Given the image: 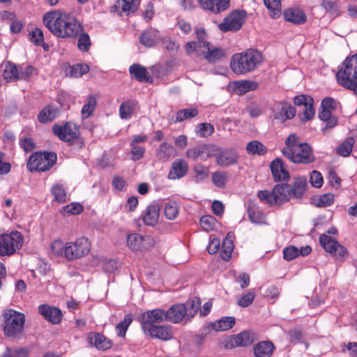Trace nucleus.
<instances>
[{
  "mask_svg": "<svg viewBox=\"0 0 357 357\" xmlns=\"http://www.w3.org/2000/svg\"><path fill=\"white\" fill-rule=\"evenodd\" d=\"M43 20L47 29L54 36L61 38H74L82 29L75 17L59 10L45 13Z\"/></svg>",
  "mask_w": 357,
  "mask_h": 357,
  "instance_id": "obj_1",
  "label": "nucleus"
},
{
  "mask_svg": "<svg viewBox=\"0 0 357 357\" xmlns=\"http://www.w3.org/2000/svg\"><path fill=\"white\" fill-rule=\"evenodd\" d=\"M53 255L73 261L86 256L90 251V242L86 237H79L74 242H63L61 239L54 240L51 245Z\"/></svg>",
  "mask_w": 357,
  "mask_h": 357,
  "instance_id": "obj_2",
  "label": "nucleus"
},
{
  "mask_svg": "<svg viewBox=\"0 0 357 357\" xmlns=\"http://www.w3.org/2000/svg\"><path fill=\"white\" fill-rule=\"evenodd\" d=\"M262 54L255 49L235 53L230 61V68L236 75H245L254 71L263 62Z\"/></svg>",
  "mask_w": 357,
  "mask_h": 357,
  "instance_id": "obj_3",
  "label": "nucleus"
},
{
  "mask_svg": "<svg viewBox=\"0 0 357 357\" xmlns=\"http://www.w3.org/2000/svg\"><path fill=\"white\" fill-rule=\"evenodd\" d=\"M283 155L294 163L307 164L314 160L312 148L299 141L296 134H291L285 141Z\"/></svg>",
  "mask_w": 357,
  "mask_h": 357,
  "instance_id": "obj_4",
  "label": "nucleus"
},
{
  "mask_svg": "<svg viewBox=\"0 0 357 357\" xmlns=\"http://www.w3.org/2000/svg\"><path fill=\"white\" fill-rule=\"evenodd\" d=\"M337 83L357 94V54L347 57L336 73Z\"/></svg>",
  "mask_w": 357,
  "mask_h": 357,
  "instance_id": "obj_5",
  "label": "nucleus"
},
{
  "mask_svg": "<svg viewBox=\"0 0 357 357\" xmlns=\"http://www.w3.org/2000/svg\"><path fill=\"white\" fill-rule=\"evenodd\" d=\"M290 197V185L287 183L276 185L271 192L261 190L258 192L259 199L271 206L280 205L287 202Z\"/></svg>",
  "mask_w": 357,
  "mask_h": 357,
  "instance_id": "obj_6",
  "label": "nucleus"
},
{
  "mask_svg": "<svg viewBox=\"0 0 357 357\" xmlns=\"http://www.w3.org/2000/svg\"><path fill=\"white\" fill-rule=\"evenodd\" d=\"M24 240V236L18 231L0 234V256L13 255L22 248Z\"/></svg>",
  "mask_w": 357,
  "mask_h": 357,
  "instance_id": "obj_7",
  "label": "nucleus"
},
{
  "mask_svg": "<svg viewBox=\"0 0 357 357\" xmlns=\"http://www.w3.org/2000/svg\"><path fill=\"white\" fill-rule=\"evenodd\" d=\"M56 160L57 155L54 152H36L30 155L26 167L31 172H45L49 170Z\"/></svg>",
  "mask_w": 357,
  "mask_h": 357,
  "instance_id": "obj_8",
  "label": "nucleus"
},
{
  "mask_svg": "<svg viewBox=\"0 0 357 357\" xmlns=\"http://www.w3.org/2000/svg\"><path fill=\"white\" fill-rule=\"evenodd\" d=\"M4 319L3 333L6 336L15 337L22 332L25 322L24 314L9 310L5 312Z\"/></svg>",
  "mask_w": 357,
  "mask_h": 357,
  "instance_id": "obj_9",
  "label": "nucleus"
},
{
  "mask_svg": "<svg viewBox=\"0 0 357 357\" xmlns=\"http://www.w3.org/2000/svg\"><path fill=\"white\" fill-rule=\"evenodd\" d=\"M319 243L324 250L335 257L336 259L343 261L349 255L347 249L328 234H321L319 236Z\"/></svg>",
  "mask_w": 357,
  "mask_h": 357,
  "instance_id": "obj_10",
  "label": "nucleus"
},
{
  "mask_svg": "<svg viewBox=\"0 0 357 357\" xmlns=\"http://www.w3.org/2000/svg\"><path fill=\"white\" fill-rule=\"evenodd\" d=\"M52 132L60 140L68 144L76 142L79 137V127L72 122L55 124L52 127Z\"/></svg>",
  "mask_w": 357,
  "mask_h": 357,
  "instance_id": "obj_11",
  "label": "nucleus"
},
{
  "mask_svg": "<svg viewBox=\"0 0 357 357\" xmlns=\"http://www.w3.org/2000/svg\"><path fill=\"white\" fill-rule=\"evenodd\" d=\"M165 310L157 308L151 310H147L139 317V321L141 324L143 331L157 326V324L166 321Z\"/></svg>",
  "mask_w": 357,
  "mask_h": 357,
  "instance_id": "obj_12",
  "label": "nucleus"
},
{
  "mask_svg": "<svg viewBox=\"0 0 357 357\" xmlns=\"http://www.w3.org/2000/svg\"><path fill=\"white\" fill-rule=\"evenodd\" d=\"M246 13L243 10H236L227 16L219 24V29L224 31H236L244 24Z\"/></svg>",
  "mask_w": 357,
  "mask_h": 357,
  "instance_id": "obj_13",
  "label": "nucleus"
},
{
  "mask_svg": "<svg viewBox=\"0 0 357 357\" xmlns=\"http://www.w3.org/2000/svg\"><path fill=\"white\" fill-rule=\"evenodd\" d=\"M155 244L153 238L151 236H142L132 233L127 236V245L133 251H142L149 250Z\"/></svg>",
  "mask_w": 357,
  "mask_h": 357,
  "instance_id": "obj_14",
  "label": "nucleus"
},
{
  "mask_svg": "<svg viewBox=\"0 0 357 357\" xmlns=\"http://www.w3.org/2000/svg\"><path fill=\"white\" fill-rule=\"evenodd\" d=\"M273 116L275 119L284 122L292 119L296 114L294 107L287 102H276L272 108Z\"/></svg>",
  "mask_w": 357,
  "mask_h": 357,
  "instance_id": "obj_15",
  "label": "nucleus"
},
{
  "mask_svg": "<svg viewBox=\"0 0 357 357\" xmlns=\"http://www.w3.org/2000/svg\"><path fill=\"white\" fill-rule=\"evenodd\" d=\"M38 312L43 317L53 324H58L62 319L61 311L47 304H42L38 306Z\"/></svg>",
  "mask_w": 357,
  "mask_h": 357,
  "instance_id": "obj_16",
  "label": "nucleus"
},
{
  "mask_svg": "<svg viewBox=\"0 0 357 357\" xmlns=\"http://www.w3.org/2000/svg\"><path fill=\"white\" fill-rule=\"evenodd\" d=\"M165 315L167 321L178 324L185 317L188 319V307L181 303L175 304L165 311Z\"/></svg>",
  "mask_w": 357,
  "mask_h": 357,
  "instance_id": "obj_17",
  "label": "nucleus"
},
{
  "mask_svg": "<svg viewBox=\"0 0 357 357\" xmlns=\"http://www.w3.org/2000/svg\"><path fill=\"white\" fill-rule=\"evenodd\" d=\"M160 217V207L156 203H151L148 205L145 210L142 213L139 218L144 223L149 226L155 225Z\"/></svg>",
  "mask_w": 357,
  "mask_h": 357,
  "instance_id": "obj_18",
  "label": "nucleus"
},
{
  "mask_svg": "<svg viewBox=\"0 0 357 357\" xmlns=\"http://www.w3.org/2000/svg\"><path fill=\"white\" fill-rule=\"evenodd\" d=\"M144 333L152 338L159 339L162 340H169L173 337V332L172 328L167 326L157 325L151 328H148Z\"/></svg>",
  "mask_w": 357,
  "mask_h": 357,
  "instance_id": "obj_19",
  "label": "nucleus"
},
{
  "mask_svg": "<svg viewBox=\"0 0 357 357\" xmlns=\"http://www.w3.org/2000/svg\"><path fill=\"white\" fill-rule=\"evenodd\" d=\"M200 6L205 10L218 14L229 8V0H198Z\"/></svg>",
  "mask_w": 357,
  "mask_h": 357,
  "instance_id": "obj_20",
  "label": "nucleus"
},
{
  "mask_svg": "<svg viewBox=\"0 0 357 357\" xmlns=\"http://www.w3.org/2000/svg\"><path fill=\"white\" fill-rule=\"evenodd\" d=\"M212 147L206 144H202L188 149L186 151V157L192 159H200L203 161L206 160L212 155Z\"/></svg>",
  "mask_w": 357,
  "mask_h": 357,
  "instance_id": "obj_21",
  "label": "nucleus"
},
{
  "mask_svg": "<svg viewBox=\"0 0 357 357\" xmlns=\"http://www.w3.org/2000/svg\"><path fill=\"white\" fill-rule=\"evenodd\" d=\"M188 170V165L183 159H176L172 163L168 174L170 180L180 179L184 177Z\"/></svg>",
  "mask_w": 357,
  "mask_h": 357,
  "instance_id": "obj_22",
  "label": "nucleus"
},
{
  "mask_svg": "<svg viewBox=\"0 0 357 357\" xmlns=\"http://www.w3.org/2000/svg\"><path fill=\"white\" fill-rule=\"evenodd\" d=\"M87 341L89 344L95 347L98 350H107L112 347L111 341L105 335L98 333H89Z\"/></svg>",
  "mask_w": 357,
  "mask_h": 357,
  "instance_id": "obj_23",
  "label": "nucleus"
},
{
  "mask_svg": "<svg viewBox=\"0 0 357 357\" xmlns=\"http://www.w3.org/2000/svg\"><path fill=\"white\" fill-rule=\"evenodd\" d=\"M160 39V32L153 28L144 31L139 36L140 43L146 47H153Z\"/></svg>",
  "mask_w": 357,
  "mask_h": 357,
  "instance_id": "obj_24",
  "label": "nucleus"
},
{
  "mask_svg": "<svg viewBox=\"0 0 357 357\" xmlns=\"http://www.w3.org/2000/svg\"><path fill=\"white\" fill-rule=\"evenodd\" d=\"M208 62L215 63L221 60L225 56V52L220 47H210L206 42L204 43L202 55Z\"/></svg>",
  "mask_w": 357,
  "mask_h": 357,
  "instance_id": "obj_25",
  "label": "nucleus"
},
{
  "mask_svg": "<svg viewBox=\"0 0 357 357\" xmlns=\"http://www.w3.org/2000/svg\"><path fill=\"white\" fill-rule=\"evenodd\" d=\"M235 324V319L233 317H225L222 319L209 323L205 326V330L210 332L211 331H224L231 328Z\"/></svg>",
  "mask_w": 357,
  "mask_h": 357,
  "instance_id": "obj_26",
  "label": "nucleus"
},
{
  "mask_svg": "<svg viewBox=\"0 0 357 357\" xmlns=\"http://www.w3.org/2000/svg\"><path fill=\"white\" fill-rule=\"evenodd\" d=\"M238 153L233 149H225L220 151L216 157L217 163L221 166L234 165L237 162Z\"/></svg>",
  "mask_w": 357,
  "mask_h": 357,
  "instance_id": "obj_27",
  "label": "nucleus"
},
{
  "mask_svg": "<svg viewBox=\"0 0 357 357\" xmlns=\"http://www.w3.org/2000/svg\"><path fill=\"white\" fill-rule=\"evenodd\" d=\"M312 251V248L309 245L301 247L300 249L291 245L283 250V257L287 261H291L299 256H307Z\"/></svg>",
  "mask_w": 357,
  "mask_h": 357,
  "instance_id": "obj_28",
  "label": "nucleus"
},
{
  "mask_svg": "<svg viewBox=\"0 0 357 357\" xmlns=\"http://www.w3.org/2000/svg\"><path fill=\"white\" fill-rule=\"evenodd\" d=\"M271 169L275 181L285 180L289 178V173L285 170L281 159L276 158L271 163Z\"/></svg>",
  "mask_w": 357,
  "mask_h": 357,
  "instance_id": "obj_29",
  "label": "nucleus"
},
{
  "mask_svg": "<svg viewBox=\"0 0 357 357\" xmlns=\"http://www.w3.org/2000/svg\"><path fill=\"white\" fill-rule=\"evenodd\" d=\"M307 179L305 177H297L294 179L293 185H290V195L294 198L300 199L305 192Z\"/></svg>",
  "mask_w": 357,
  "mask_h": 357,
  "instance_id": "obj_30",
  "label": "nucleus"
},
{
  "mask_svg": "<svg viewBox=\"0 0 357 357\" xmlns=\"http://www.w3.org/2000/svg\"><path fill=\"white\" fill-rule=\"evenodd\" d=\"M284 19L294 24H302L305 22L306 16L305 13L298 8H289L284 12Z\"/></svg>",
  "mask_w": 357,
  "mask_h": 357,
  "instance_id": "obj_31",
  "label": "nucleus"
},
{
  "mask_svg": "<svg viewBox=\"0 0 357 357\" xmlns=\"http://www.w3.org/2000/svg\"><path fill=\"white\" fill-rule=\"evenodd\" d=\"M137 107V102L133 100L123 102L119 107V116L121 119H131L132 115Z\"/></svg>",
  "mask_w": 357,
  "mask_h": 357,
  "instance_id": "obj_32",
  "label": "nucleus"
},
{
  "mask_svg": "<svg viewBox=\"0 0 357 357\" xmlns=\"http://www.w3.org/2000/svg\"><path fill=\"white\" fill-rule=\"evenodd\" d=\"M274 345L270 341H263L257 344L254 347L255 357H270L274 350Z\"/></svg>",
  "mask_w": 357,
  "mask_h": 357,
  "instance_id": "obj_33",
  "label": "nucleus"
},
{
  "mask_svg": "<svg viewBox=\"0 0 357 357\" xmlns=\"http://www.w3.org/2000/svg\"><path fill=\"white\" fill-rule=\"evenodd\" d=\"M89 67L85 63H77L73 66H66L65 73L67 77L77 78L87 73Z\"/></svg>",
  "mask_w": 357,
  "mask_h": 357,
  "instance_id": "obj_34",
  "label": "nucleus"
},
{
  "mask_svg": "<svg viewBox=\"0 0 357 357\" xmlns=\"http://www.w3.org/2000/svg\"><path fill=\"white\" fill-rule=\"evenodd\" d=\"M234 238V234L229 233L222 242L220 255L225 261L229 260L231 257V254L234 248L233 241Z\"/></svg>",
  "mask_w": 357,
  "mask_h": 357,
  "instance_id": "obj_35",
  "label": "nucleus"
},
{
  "mask_svg": "<svg viewBox=\"0 0 357 357\" xmlns=\"http://www.w3.org/2000/svg\"><path fill=\"white\" fill-rule=\"evenodd\" d=\"M234 91L239 95L245 94L252 90H255L257 87V84L255 82L249 80L236 81L232 84Z\"/></svg>",
  "mask_w": 357,
  "mask_h": 357,
  "instance_id": "obj_36",
  "label": "nucleus"
},
{
  "mask_svg": "<svg viewBox=\"0 0 357 357\" xmlns=\"http://www.w3.org/2000/svg\"><path fill=\"white\" fill-rule=\"evenodd\" d=\"M254 342V335L250 331H243L231 339V344L236 347H245Z\"/></svg>",
  "mask_w": 357,
  "mask_h": 357,
  "instance_id": "obj_37",
  "label": "nucleus"
},
{
  "mask_svg": "<svg viewBox=\"0 0 357 357\" xmlns=\"http://www.w3.org/2000/svg\"><path fill=\"white\" fill-rule=\"evenodd\" d=\"M58 109L54 105H47L38 114V120L42 123H45L54 120L58 115Z\"/></svg>",
  "mask_w": 357,
  "mask_h": 357,
  "instance_id": "obj_38",
  "label": "nucleus"
},
{
  "mask_svg": "<svg viewBox=\"0 0 357 357\" xmlns=\"http://www.w3.org/2000/svg\"><path fill=\"white\" fill-rule=\"evenodd\" d=\"M129 72L137 80L147 82L149 79V73L146 68L140 64L135 63L130 66Z\"/></svg>",
  "mask_w": 357,
  "mask_h": 357,
  "instance_id": "obj_39",
  "label": "nucleus"
},
{
  "mask_svg": "<svg viewBox=\"0 0 357 357\" xmlns=\"http://www.w3.org/2000/svg\"><path fill=\"white\" fill-rule=\"evenodd\" d=\"M3 77L7 82L19 79V68L15 64L7 63L3 66Z\"/></svg>",
  "mask_w": 357,
  "mask_h": 357,
  "instance_id": "obj_40",
  "label": "nucleus"
},
{
  "mask_svg": "<svg viewBox=\"0 0 357 357\" xmlns=\"http://www.w3.org/2000/svg\"><path fill=\"white\" fill-rule=\"evenodd\" d=\"M140 5V0H118L116 6L127 15L134 13L137 10Z\"/></svg>",
  "mask_w": 357,
  "mask_h": 357,
  "instance_id": "obj_41",
  "label": "nucleus"
},
{
  "mask_svg": "<svg viewBox=\"0 0 357 357\" xmlns=\"http://www.w3.org/2000/svg\"><path fill=\"white\" fill-rule=\"evenodd\" d=\"M248 215L252 222L257 225L266 224V216L259 207L255 206L250 207Z\"/></svg>",
  "mask_w": 357,
  "mask_h": 357,
  "instance_id": "obj_42",
  "label": "nucleus"
},
{
  "mask_svg": "<svg viewBox=\"0 0 357 357\" xmlns=\"http://www.w3.org/2000/svg\"><path fill=\"white\" fill-rule=\"evenodd\" d=\"M175 152L174 148L167 142L162 143L157 149L156 154L159 160L167 161Z\"/></svg>",
  "mask_w": 357,
  "mask_h": 357,
  "instance_id": "obj_43",
  "label": "nucleus"
},
{
  "mask_svg": "<svg viewBox=\"0 0 357 357\" xmlns=\"http://www.w3.org/2000/svg\"><path fill=\"white\" fill-rule=\"evenodd\" d=\"M264 3L272 18H278L280 16L282 7L280 0H264Z\"/></svg>",
  "mask_w": 357,
  "mask_h": 357,
  "instance_id": "obj_44",
  "label": "nucleus"
},
{
  "mask_svg": "<svg viewBox=\"0 0 357 357\" xmlns=\"http://www.w3.org/2000/svg\"><path fill=\"white\" fill-rule=\"evenodd\" d=\"M204 42H189L185 45V50L188 55L199 57L202 55Z\"/></svg>",
  "mask_w": 357,
  "mask_h": 357,
  "instance_id": "obj_45",
  "label": "nucleus"
},
{
  "mask_svg": "<svg viewBox=\"0 0 357 357\" xmlns=\"http://www.w3.org/2000/svg\"><path fill=\"white\" fill-rule=\"evenodd\" d=\"M83 211V206L78 202H72L70 204L64 206L61 213L64 216L75 215L80 214Z\"/></svg>",
  "mask_w": 357,
  "mask_h": 357,
  "instance_id": "obj_46",
  "label": "nucleus"
},
{
  "mask_svg": "<svg viewBox=\"0 0 357 357\" xmlns=\"http://www.w3.org/2000/svg\"><path fill=\"white\" fill-rule=\"evenodd\" d=\"M132 321V317L130 314H126L123 320L119 322L116 326V332L118 336L123 337H125L129 326Z\"/></svg>",
  "mask_w": 357,
  "mask_h": 357,
  "instance_id": "obj_47",
  "label": "nucleus"
},
{
  "mask_svg": "<svg viewBox=\"0 0 357 357\" xmlns=\"http://www.w3.org/2000/svg\"><path fill=\"white\" fill-rule=\"evenodd\" d=\"M199 224L204 230L210 231L216 228L218 222L216 219L211 215H204L201 218Z\"/></svg>",
  "mask_w": 357,
  "mask_h": 357,
  "instance_id": "obj_48",
  "label": "nucleus"
},
{
  "mask_svg": "<svg viewBox=\"0 0 357 357\" xmlns=\"http://www.w3.org/2000/svg\"><path fill=\"white\" fill-rule=\"evenodd\" d=\"M51 192L54 197V199L57 202L63 203L66 202L67 198V193L63 185L59 183L54 184L52 187Z\"/></svg>",
  "mask_w": 357,
  "mask_h": 357,
  "instance_id": "obj_49",
  "label": "nucleus"
},
{
  "mask_svg": "<svg viewBox=\"0 0 357 357\" xmlns=\"http://www.w3.org/2000/svg\"><path fill=\"white\" fill-rule=\"evenodd\" d=\"M164 212L169 220L175 219L178 214V205L176 202L169 201L165 204Z\"/></svg>",
  "mask_w": 357,
  "mask_h": 357,
  "instance_id": "obj_50",
  "label": "nucleus"
},
{
  "mask_svg": "<svg viewBox=\"0 0 357 357\" xmlns=\"http://www.w3.org/2000/svg\"><path fill=\"white\" fill-rule=\"evenodd\" d=\"M97 105V101L93 96L88 98L87 102L84 105L82 109V117L86 119L91 116Z\"/></svg>",
  "mask_w": 357,
  "mask_h": 357,
  "instance_id": "obj_51",
  "label": "nucleus"
},
{
  "mask_svg": "<svg viewBox=\"0 0 357 357\" xmlns=\"http://www.w3.org/2000/svg\"><path fill=\"white\" fill-rule=\"evenodd\" d=\"M227 178V174L224 172H215L211 176L213 183L219 188H223L225 186Z\"/></svg>",
  "mask_w": 357,
  "mask_h": 357,
  "instance_id": "obj_52",
  "label": "nucleus"
},
{
  "mask_svg": "<svg viewBox=\"0 0 357 357\" xmlns=\"http://www.w3.org/2000/svg\"><path fill=\"white\" fill-rule=\"evenodd\" d=\"M314 204L318 207H327L334 202V196L331 193H326L314 199Z\"/></svg>",
  "mask_w": 357,
  "mask_h": 357,
  "instance_id": "obj_53",
  "label": "nucleus"
},
{
  "mask_svg": "<svg viewBox=\"0 0 357 357\" xmlns=\"http://www.w3.org/2000/svg\"><path fill=\"white\" fill-rule=\"evenodd\" d=\"M246 150L250 154L262 155L266 152L265 146L258 141H252L248 144Z\"/></svg>",
  "mask_w": 357,
  "mask_h": 357,
  "instance_id": "obj_54",
  "label": "nucleus"
},
{
  "mask_svg": "<svg viewBox=\"0 0 357 357\" xmlns=\"http://www.w3.org/2000/svg\"><path fill=\"white\" fill-rule=\"evenodd\" d=\"M198 111L195 108H188L178 111L176 114V122H181L185 119L197 116Z\"/></svg>",
  "mask_w": 357,
  "mask_h": 357,
  "instance_id": "obj_55",
  "label": "nucleus"
},
{
  "mask_svg": "<svg viewBox=\"0 0 357 357\" xmlns=\"http://www.w3.org/2000/svg\"><path fill=\"white\" fill-rule=\"evenodd\" d=\"M195 180L199 183L206 179L209 174V169L202 165H195L194 167Z\"/></svg>",
  "mask_w": 357,
  "mask_h": 357,
  "instance_id": "obj_56",
  "label": "nucleus"
},
{
  "mask_svg": "<svg viewBox=\"0 0 357 357\" xmlns=\"http://www.w3.org/2000/svg\"><path fill=\"white\" fill-rule=\"evenodd\" d=\"M184 305L188 307V319H190L194 317L198 312L201 305V301L199 298H195Z\"/></svg>",
  "mask_w": 357,
  "mask_h": 357,
  "instance_id": "obj_57",
  "label": "nucleus"
},
{
  "mask_svg": "<svg viewBox=\"0 0 357 357\" xmlns=\"http://www.w3.org/2000/svg\"><path fill=\"white\" fill-rule=\"evenodd\" d=\"M354 145V139L349 138L344 142L337 149L339 155L347 157L350 155L352 151Z\"/></svg>",
  "mask_w": 357,
  "mask_h": 357,
  "instance_id": "obj_58",
  "label": "nucleus"
},
{
  "mask_svg": "<svg viewBox=\"0 0 357 357\" xmlns=\"http://www.w3.org/2000/svg\"><path fill=\"white\" fill-rule=\"evenodd\" d=\"M91 45V43L89 36L86 33H81L77 43L79 50L83 52H86L89 50Z\"/></svg>",
  "mask_w": 357,
  "mask_h": 357,
  "instance_id": "obj_59",
  "label": "nucleus"
},
{
  "mask_svg": "<svg viewBox=\"0 0 357 357\" xmlns=\"http://www.w3.org/2000/svg\"><path fill=\"white\" fill-rule=\"evenodd\" d=\"M1 357H28V352L24 349L7 348Z\"/></svg>",
  "mask_w": 357,
  "mask_h": 357,
  "instance_id": "obj_60",
  "label": "nucleus"
},
{
  "mask_svg": "<svg viewBox=\"0 0 357 357\" xmlns=\"http://www.w3.org/2000/svg\"><path fill=\"white\" fill-rule=\"evenodd\" d=\"M197 132L202 137H208L214 132V127L211 123H203L198 126Z\"/></svg>",
  "mask_w": 357,
  "mask_h": 357,
  "instance_id": "obj_61",
  "label": "nucleus"
},
{
  "mask_svg": "<svg viewBox=\"0 0 357 357\" xmlns=\"http://www.w3.org/2000/svg\"><path fill=\"white\" fill-rule=\"evenodd\" d=\"M255 294L252 291H250L245 294L242 295L238 300L237 303L242 307L249 306L254 301Z\"/></svg>",
  "mask_w": 357,
  "mask_h": 357,
  "instance_id": "obj_62",
  "label": "nucleus"
},
{
  "mask_svg": "<svg viewBox=\"0 0 357 357\" xmlns=\"http://www.w3.org/2000/svg\"><path fill=\"white\" fill-rule=\"evenodd\" d=\"M132 159L139 160L143 158L145 153V147L137 144H130Z\"/></svg>",
  "mask_w": 357,
  "mask_h": 357,
  "instance_id": "obj_63",
  "label": "nucleus"
},
{
  "mask_svg": "<svg viewBox=\"0 0 357 357\" xmlns=\"http://www.w3.org/2000/svg\"><path fill=\"white\" fill-rule=\"evenodd\" d=\"M31 40L36 45H41L44 43L43 32L40 29H35L30 33Z\"/></svg>",
  "mask_w": 357,
  "mask_h": 357,
  "instance_id": "obj_64",
  "label": "nucleus"
}]
</instances>
